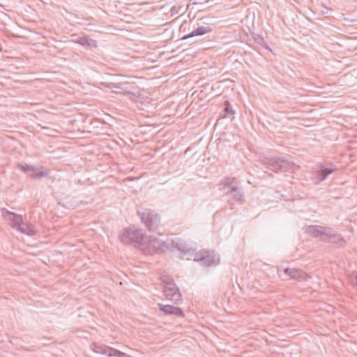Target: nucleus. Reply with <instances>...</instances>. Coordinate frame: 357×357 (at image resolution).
I'll return each mask as SVG.
<instances>
[{
	"label": "nucleus",
	"instance_id": "12",
	"mask_svg": "<svg viewBox=\"0 0 357 357\" xmlns=\"http://www.w3.org/2000/svg\"><path fill=\"white\" fill-rule=\"evenodd\" d=\"M284 273L291 279L299 281L305 280L307 278V274L300 269L287 268L284 270Z\"/></svg>",
	"mask_w": 357,
	"mask_h": 357
},
{
	"label": "nucleus",
	"instance_id": "8",
	"mask_svg": "<svg viewBox=\"0 0 357 357\" xmlns=\"http://www.w3.org/2000/svg\"><path fill=\"white\" fill-rule=\"evenodd\" d=\"M208 20H209L208 17L202 18V20H204V22H202V24H204L205 25L198 26L195 30L191 31L190 33L183 36L181 39L186 40L189 38H192L194 36H203L206 33H211L213 31V29L207 22L208 21Z\"/></svg>",
	"mask_w": 357,
	"mask_h": 357
},
{
	"label": "nucleus",
	"instance_id": "2",
	"mask_svg": "<svg viewBox=\"0 0 357 357\" xmlns=\"http://www.w3.org/2000/svg\"><path fill=\"white\" fill-rule=\"evenodd\" d=\"M119 238L124 244L139 243L144 238V233L142 229L132 226L125 229Z\"/></svg>",
	"mask_w": 357,
	"mask_h": 357
},
{
	"label": "nucleus",
	"instance_id": "26",
	"mask_svg": "<svg viewBox=\"0 0 357 357\" xmlns=\"http://www.w3.org/2000/svg\"><path fill=\"white\" fill-rule=\"evenodd\" d=\"M349 282L350 284L357 289V272L354 271L349 275Z\"/></svg>",
	"mask_w": 357,
	"mask_h": 357
},
{
	"label": "nucleus",
	"instance_id": "21",
	"mask_svg": "<svg viewBox=\"0 0 357 357\" xmlns=\"http://www.w3.org/2000/svg\"><path fill=\"white\" fill-rule=\"evenodd\" d=\"M100 84L102 86H103L104 87L107 88V89H121V90H126V87L125 86V85L126 84V83H122V82H118V83H114V82H101Z\"/></svg>",
	"mask_w": 357,
	"mask_h": 357
},
{
	"label": "nucleus",
	"instance_id": "7",
	"mask_svg": "<svg viewBox=\"0 0 357 357\" xmlns=\"http://www.w3.org/2000/svg\"><path fill=\"white\" fill-rule=\"evenodd\" d=\"M335 168L321 167L312 173L311 179L314 184H319L326 179L328 175L335 171Z\"/></svg>",
	"mask_w": 357,
	"mask_h": 357
},
{
	"label": "nucleus",
	"instance_id": "16",
	"mask_svg": "<svg viewBox=\"0 0 357 357\" xmlns=\"http://www.w3.org/2000/svg\"><path fill=\"white\" fill-rule=\"evenodd\" d=\"M328 238L331 243L338 247H344L346 245V241L341 234H331L328 236Z\"/></svg>",
	"mask_w": 357,
	"mask_h": 357
},
{
	"label": "nucleus",
	"instance_id": "13",
	"mask_svg": "<svg viewBox=\"0 0 357 357\" xmlns=\"http://www.w3.org/2000/svg\"><path fill=\"white\" fill-rule=\"evenodd\" d=\"M63 206L68 209H74L79 204V201L75 197L70 195L65 196L61 201Z\"/></svg>",
	"mask_w": 357,
	"mask_h": 357
},
{
	"label": "nucleus",
	"instance_id": "3",
	"mask_svg": "<svg viewBox=\"0 0 357 357\" xmlns=\"http://www.w3.org/2000/svg\"><path fill=\"white\" fill-rule=\"evenodd\" d=\"M163 292L167 299L178 304L181 301V295L178 288L172 279L163 281Z\"/></svg>",
	"mask_w": 357,
	"mask_h": 357
},
{
	"label": "nucleus",
	"instance_id": "9",
	"mask_svg": "<svg viewBox=\"0 0 357 357\" xmlns=\"http://www.w3.org/2000/svg\"><path fill=\"white\" fill-rule=\"evenodd\" d=\"M228 198V202L231 205L234 204H243L245 202V193L242 187L237 189L236 191L228 192L226 195Z\"/></svg>",
	"mask_w": 357,
	"mask_h": 357
},
{
	"label": "nucleus",
	"instance_id": "1",
	"mask_svg": "<svg viewBox=\"0 0 357 357\" xmlns=\"http://www.w3.org/2000/svg\"><path fill=\"white\" fill-rule=\"evenodd\" d=\"M137 215L149 231H155L158 228L160 218L156 213L144 209L142 211H137Z\"/></svg>",
	"mask_w": 357,
	"mask_h": 357
},
{
	"label": "nucleus",
	"instance_id": "6",
	"mask_svg": "<svg viewBox=\"0 0 357 357\" xmlns=\"http://www.w3.org/2000/svg\"><path fill=\"white\" fill-rule=\"evenodd\" d=\"M194 261L199 262L205 266H211L215 264V255L213 252L203 251L196 253Z\"/></svg>",
	"mask_w": 357,
	"mask_h": 357
},
{
	"label": "nucleus",
	"instance_id": "11",
	"mask_svg": "<svg viewBox=\"0 0 357 357\" xmlns=\"http://www.w3.org/2000/svg\"><path fill=\"white\" fill-rule=\"evenodd\" d=\"M159 309L162 311L165 314H172L176 317H183L184 314L183 310L178 307L170 305L158 304Z\"/></svg>",
	"mask_w": 357,
	"mask_h": 357
},
{
	"label": "nucleus",
	"instance_id": "28",
	"mask_svg": "<svg viewBox=\"0 0 357 357\" xmlns=\"http://www.w3.org/2000/svg\"><path fill=\"white\" fill-rule=\"evenodd\" d=\"M27 105L26 102H24V106H23L24 109H25V105Z\"/></svg>",
	"mask_w": 357,
	"mask_h": 357
},
{
	"label": "nucleus",
	"instance_id": "15",
	"mask_svg": "<svg viewBox=\"0 0 357 357\" xmlns=\"http://www.w3.org/2000/svg\"><path fill=\"white\" fill-rule=\"evenodd\" d=\"M112 347H107V346H102V345H99L97 343H93L91 344V349L96 352V353H98V354H102V355H106L107 356L109 357V352H110V349H112Z\"/></svg>",
	"mask_w": 357,
	"mask_h": 357
},
{
	"label": "nucleus",
	"instance_id": "22",
	"mask_svg": "<svg viewBox=\"0 0 357 357\" xmlns=\"http://www.w3.org/2000/svg\"><path fill=\"white\" fill-rule=\"evenodd\" d=\"M280 163L281 158H273L271 159L270 162H268L270 166L269 169L275 172H280V166H279Z\"/></svg>",
	"mask_w": 357,
	"mask_h": 357
},
{
	"label": "nucleus",
	"instance_id": "29",
	"mask_svg": "<svg viewBox=\"0 0 357 357\" xmlns=\"http://www.w3.org/2000/svg\"><path fill=\"white\" fill-rule=\"evenodd\" d=\"M261 42H264V39L263 38H259Z\"/></svg>",
	"mask_w": 357,
	"mask_h": 357
},
{
	"label": "nucleus",
	"instance_id": "17",
	"mask_svg": "<svg viewBox=\"0 0 357 357\" xmlns=\"http://www.w3.org/2000/svg\"><path fill=\"white\" fill-rule=\"evenodd\" d=\"M306 232L315 237H319L324 234L323 227L317 225H311L307 227Z\"/></svg>",
	"mask_w": 357,
	"mask_h": 357
},
{
	"label": "nucleus",
	"instance_id": "20",
	"mask_svg": "<svg viewBox=\"0 0 357 357\" xmlns=\"http://www.w3.org/2000/svg\"><path fill=\"white\" fill-rule=\"evenodd\" d=\"M160 252H164L167 250L172 249V245L174 244V240L171 238H167L166 240H162L160 243Z\"/></svg>",
	"mask_w": 357,
	"mask_h": 357
},
{
	"label": "nucleus",
	"instance_id": "18",
	"mask_svg": "<svg viewBox=\"0 0 357 357\" xmlns=\"http://www.w3.org/2000/svg\"><path fill=\"white\" fill-rule=\"evenodd\" d=\"M77 43L82 46H87L89 47H96V41L88 36H83L79 38Z\"/></svg>",
	"mask_w": 357,
	"mask_h": 357
},
{
	"label": "nucleus",
	"instance_id": "25",
	"mask_svg": "<svg viewBox=\"0 0 357 357\" xmlns=\"http://www.w3.org/2000/svg\"><path fill=\"white\" fill-rule=\"evenodd\" d=\"M292 163L285 160L284 158H281L280 172H287L291 167Z\"/></svg>",
	"mask_w": 357,
	"mask_h": 357
},
{
	"label": "nucleus",
	"instance_id": "10",
	"mask_svg": "<svg viewBox=\"0 0 357 357\" xmlns=\"http://www.w3.org/2000/svg\"><path fill=\"white\" fill-rule=\"evenodd\" d=\"M241 187V183L236 178L228 177L225 179L222 190L227 195L228 192L236 191Z\"/></svg>",
	"mask_w": 357,
	"mask_h": 357
},
{
	"label": "nucleus",
	"instance_id": "24",
	"mask_svg": "<svg viewBox=\"0 0 357 357\" xmlns=\"http://www.w3.org/2000/svg\"><path fill=\"white\" fill-rule=\"evenodd\" d=\"M37 233V229H35L32 225H24V234H26L27 236H34Z\"/></svg>",
	"mask_w": 357,
	"mask_h": 357
},
{
	"label": "nucleus",
	"instance_id": "27",
	"mask_svg": "<svg viewBox=\"0 0 357 357\" xmlns=\"http://www.w3.org/2000/svg\"><path fill=\"white\" fill-rule=\"evenodd\" d=\"M19 169L22 170V165L18 164Z\"/></svg>",
	"mask_w": 357,
	"mask_h": 357
},
{
	"label": "nucleus",
	"instance_id": "5",
	"mask_svg": "<svg viewBox=\"0 0 357 357\" xmlns=\"http://www.w3.org/2000/svg\"><path fill=\"white\" fill-rule=\"evenodd\" d=\"M24 172L32 178L39 179L49 175L50 169L38 168L27 164L24 165Z\"/></svg>",
	"mask_w": 357,
	"mask_h": 357
},
{
	"label": "nucleus",
	"instance_id": "14",
	"mask_svg": "<svg viewBox=\"0 0 357 357\" xmlns=\"http://www.w3.org/2000/svg\"><path fill=\"white\" fill-rule=\"evenodd\" d=\"M172 249H176L183 254H187L190 252V248H189L188 245L181 239L174 240Z\"/></svg>",
	"mask_w": 357,
	"mask_h": 357
},
{
	"label": "nucleus",
	"instance_id": "4",
	"mask_svg": "<svg viewBox=\"0 0 357 357\" xmlns=\"http://www.w3.org/2000/svg\"><path fill=\"white\" fill-rule=\"evenodd\" d=\"M3 216L9 222L11 227L22 233V216L9 211H3Z\"/></svg>",
	"mask_w": 357,
	"mask_h": 357
},
{
	"label": "nucleus",
	"instance_id": "23",
	"mask_svg": "<svg viewBox=\"0 0 357 357\" xmlns=\"http://www.w3.org/2000/svg\"><path fill=\"white\" fill-rule=\"evenodd\" d=\"M160 241L161 239L151 236L149 239V246L154 248L156 252H160Z\"/></svg>",
	"mask_w": 357,
	"mask_h": 357
},
{
	"label": "nucleus",
	"instance_id": "19",
	"mask_svg": "<svg viewBox=\"0 0 357 357\" xmlns=\"http://www.w3.org/2000/svg\"><path fill=\"white\" fill-rule=\"evenodd\" d=\"M225 108L222 113L220 114L222 118H232L235 114L232 107L229 101L226 100L224 103Z\"/></svg>",
	"mask_w": 357,
	"mask_h": 357
}]
</instances>
